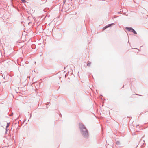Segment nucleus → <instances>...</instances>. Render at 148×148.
Instances as JSON below:
<instances>
[{
    "mask_svg": "<svg viewBox=\"0 0 148 148\" xmlns=\"http://www.w3.org/2000/svg\"><path fill=\"white\" fill-rule=\"evenodd\" d=\"M90 63H88V64H87V65L88 66H90Z\"/></svg>",
    "mask_w": 148,
    "mask_h": 148,
    "instance_id": "6",
    "label": "nucleus"
},
{
    "mask_svg": "<svg viewBox=\"0 0 148 148\" xmlns=\"http://www.w3.org/2000/svg\"><path fill=\"white\" fill-rule=\"evenodd\" d=\"M112 25V24H110L109 25H107V26H106L105 27H104L103 28V30H104L105 29H106L108 27H110L111 25Z\"/></svg>",
    "mask_w": 148,
    "mask_h": 148,
    "instance_id": "3",
    "label": "nucleus"
},
{
    "mask_svg": "<svg viewBox=\"0 0 148 148\" xmlns=\"http://www.w3.org/2000/svg\"><path fill=\"white\" fill-rule=\"evenodd\" d=\"M9 123H7V125L6 126V130H7V128L9 126Z\"/></svg>",
    "mask_w": 148,
    "mask_h": 148,
    "instance_id": "5",
    "label": "nucleus"
},
{
    "mask_svg": "<svg viewBox=\"0 0 148 148\" xmlns=\"http://www.w3.org/2000/svg\"><path fill=\"white\" fill-rule=\"evenodd\" d=\"M21 1H22L23 2V3H25L26 2L25 0H21Z\"/></svg>",
    "mask_w": 148,
    "mask_h": 148,
    "instance_id": "7",
    "label": "nucleus"
},
{
    "mask_svg": "<svg viewBox=\"0 0 148 148\" xmlns=\"http://www.w3.org/2000/svg\"><path fill=\"white\" fill-rule=\"evenodd\" d=\"M131 32H133L134 34H137L136 32L133 29H131Z\"/></svg>",
    "mask_w": 148,
    "mask_h": 148,
    "instance_id": "4",
    "label": "nucleus"
},
{
    "mask_svg": "<svg viewBox=\"0 0 148 148\" xmlns=\"http://www.w3.org/2000/svg\"><path fill=\"white\" fill-rule=\"evenodd\" d=\"M79 126L81 130L82 133L83 135L84 136L87 135L88 134L87 131L83 124L82 123H79Z\"/></svg>",
    "mask_w": 148,
    "mask_h": 148,
    "instance_id": "1",
    "label": "nucleus"
},
{
    "mask_svg": "<svg viewBox=\"0 0 148 148\" xmlns=\"http://www.w3.org/2000/svg\"><path fill=\"white\" fill-rule=\"evenodd\" d=\"M126 29L127 30H128V31H130L131 32V29H132V28H131V27H127L126 28Z\"/></svg>",
    "mask_w": 148,
    "mask_h": 148,
    "instance_id": "2",
    "label": "nucleus"
}]
</instances>
